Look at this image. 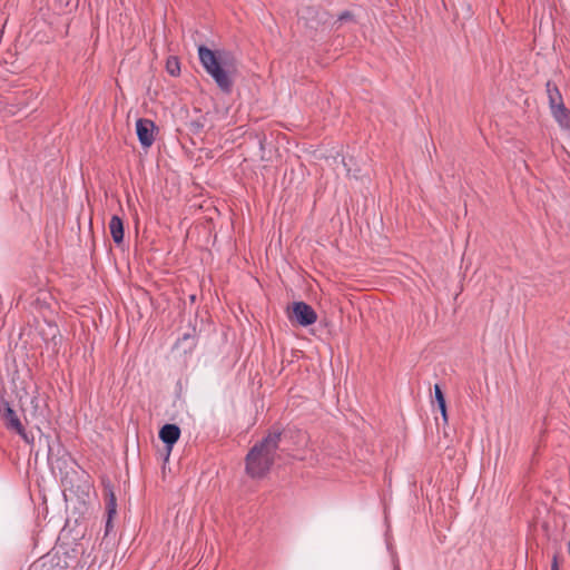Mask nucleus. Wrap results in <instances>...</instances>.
<instances>
[{"label":"nucleus","instance_id":"nucleus-5","mask_svg":"<svg viewBox=\"0 0 570 570\" xmlns=\"http://www.w3.org/2000/svg\"><path fill=\"white\" fill-rule=\"evenodd\" d=\"M156 126L153 120L140 118L136 121V132L140 145L149 148L155 141Z\"/></svg>","mask_w":570,"mask_h":570},{"label":"nucleus","instance_id":"nucleus-12","mask_svg":"<svg viewBox=\"0 0 570 570\" xmlns=\"http://www.w3.org/2000/svg\"><path fill=\"white\" fill-rule=\"evenodd\" d=\"M434 396L438 405L445 401L444 394L438 384L434 385Z\"/></svg>","mask_w":570,"mask_h":570},{"label":"nucleus","instance_id":"nucleus-4","mask_svg":"<svg viewBox=\"0 0 570 570\" xmlns=\"http://www.w3.org/2000/svg\"><path fill=\"white\" fill-rule=\"evenodd\" d=\"M288 318L301 326H309L317 320L315 311L304 302H295L288 311Z\"/></svg>","mask_w":570,"mask_h":570},{"label":"nucleus","instance_id":"nucleus-1","mask_svg":"<svg viewBox=\"0 0 570 570\" xmlns=\"http://www.w3.org/2000/svg\"><path fill=\"white\" fill-rule=\"evenodd\" d=\"M198 57L203 68L219 89L229 92L237 73V60L234 53L227 50L214 51L205 46H199Z\"/></svg>","mask_w":570,"mask_h":570},{"label":"nucleus","instance_id":"nucleus-7","mask_svg":"<svg viewBox=\"0 0 570 570\" xmlns=\"http://www.w3.org/2000/svg\"><path fill=\"white\" fill-rule=\"evenodd\" d=\"M180 436V429L175 424H166L159 431L160 440L171 448Z\"/></svg>","mask_w":570,"mask_h":570},{"label":"nucleus","instance_id":"nucleus-11","mask_svg":"<svg viewBox=\"0 0 570 570\" xmlns=\"http://www.w3.org/2000/svg\"><path fill=\"white\" fill-rule=\"evenodd\" d=\"M167 70L171 76H177L179 72V63L176 58L167 60Z\"/></svg>","mask_w":570,"mask_h":570},{"label":"nucleus","instance_id":"nucleus-16","mask_svg":"<svg viewBox=\"0 0 570 570\" xmlns=\"http://www.w3.org/2000/svg\"><path fill=\"white\" fill-rule=\"evenodd\" d=\"M350 18H351V13L346 11V12H343V13L340 16L338 20L343 21V20H347V19H350Z\"/></svg>","mask_w":570,"mask_h":570},{"label":"nucleus","instance_id":"nucleus-14","mask_svg":"<svg viewBox=\"0 0 570 570\" xmlns=\"http://www.w3.org/2000/svg\"><path fill=\"white\" fill-rule=\"evenodd\" d=\"M29 570H47L43 563L35 562Z\"/></svg>","mask_w":570,"mask_h":570},{"label":"nucleus","instance_id":"nucleus-8","mask_svg":"<svg viewBox=\"0 0 570 570\" xmlns=\"http://www.w3.org/2000/svg\"><path fill=\"white\" fill-rule=\"evenodd\" d=\"M106 511H107V521H106V534L110 532L112 529V519L117 513V502L115 493L111 490H108L106 494Z\"/></svg>","mask_w":570,"mask_h":570},{"label":"nucleus","instance_id":"nucleus-6","mask_svg":"<svg viewBox=\"0 0 570 570\" xmlns=\"http://www.w3.org/2000/svg\"><path fill=\"white\" fill-rule=\"evenodd\" d=\"M546 90L551 112H553V110L564 107L562 96L558 87L552 81L547 82Z\"/></svg>","mask_w":570,"mask_h":570},{"label":"nucleus","instance_id":"nucleus-9","mask_svg":"<svg viewBox=\"0 0 570 570\" xmlns=\"http://www.w3.org/2000/svg\"><path fill=\"white\" fill-rule=\"evenodd\" d=\"M109 230L116 244L124 240V223L119 216H112L109 222Z\"/></svg>","mask_w":570,"mask_h":570},{"label":"nucleus","instance_id":"nucleus-15","mask_svg":"<svg viewBox=\"0 0 570 570\" xmlns=\"http://www.w3.org/2000/svg\"><path fill=\"white\" fill-rule=\"evenodd\" d=\"M551 570H559L558 559L557 556L553 557Z\"/></svg>","mask_w":570,"mask_h":570},{"label":"nucleus","instance_id":"nucleus-13","mask_svg":"<svg viewBox=\"0 0 570 570\" xmlns=\"http://www.w3.org/2000/svg\"><path fill=\"white\" fill-rule=\"evenodd\" d=\"M439 409L441 411V414H442V417L443 420L446 422L448 421V414H446V404H445V401L443 403H440L439 405Z\"/></svg>","mask_w":570,"mask_h":570},{"label":"nucleus","instance_id":"nucleus-3","mask_svg":"<svg viewBox=\"0 0 570 570\" xmlns=\"http://www.w3.org/2000/svg\"><path fill=\"white\" fill-rule=\"evenodd\" d=\"M0 416L7 429L17 432L27 443L32 442L33 439L29 438L16 411L10 406L9 402L3 401L0 404Z\"/></svg>","mask_w":570,"mask_h":570},{"label":"nucleus","instance_id":"nucleus-10","mask_svg":"<svg viewBox=\"0 0 570 570\" xmlns=\"http://www.w3.org/2000/svg\"><path fill=\"white\" fill-rule=\"evenodd\" d=\"M551 114L556 121L559 124V126L562 129L568 130L570 132V110L564 106L562 108L553 110V112Z\"/></svg>","mask_w":570,"mask_h":570},{"label":"nucleus","instance_id":"nucleus-2","mask_svg":"<svg viewBox=\"0 0 570 570\" xmlns=\"http://www.w3.org/2000/svg\"><path fill=\"white\" fill-rule=\"evenodd\" d=\"M282 433L271 432L257 442L246 455V473L254 479L265 476L278 456Z\"/></svg>","mask_w":570,"mask_h":570}]
</instances>
